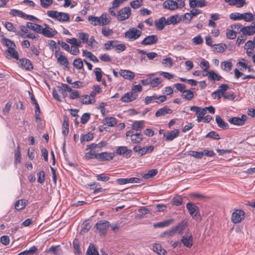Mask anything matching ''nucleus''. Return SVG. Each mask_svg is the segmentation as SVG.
<instances>
[{"mask_svg": "<svg viewBox=\"0 0 255 255\" xmlns=\"http://www.w3.org/2000/svg\"><path fill=\"white\" fill-rule=\"evenodd\" d=\"M88 20L94 26H103L110 23L111 17L107 13H103L99 17L90 15L88 17Z\"/></svg>", "mask_w": 255, "mask_h": 255, "instance_id": "f257e3e1", "label": "nucleus"}, {"mask_svg": "<svg viewBox=\"0 0 255 255\" xmlns=\"http://www.w3.org/2000/svg\"><path fill=\"white\" fill-rule=\"evenodd\" d=\"M47 14L49 17L55 18L62 22H67L70 20V16L67 13L58 12L56 10H48Z\"/></svg>", "mask_w": 255, "mask_h": 255, "instance_id": "f03ea898", "label": "nucleus"}, {"mask_svg": "<svg viewBox=\"0 0 255 255\" xmlns=\"http://www.w3.org/2000/svg\"><path fill=\"white\" fill-rule=\"evenodd\" d=\"M142 34L140 30L137 29L136 28H129L125 33V37L129 41H132L138 39Z\"/></svg>", "mask_w": 255, "mask_h": 255, "instance_id": "7ed1b4c3", "label": "nucleus"}, {"mask_svg": "<svg viewBox=\"0 0 255 255\" xmlns=\"http://www.w3.org/2000/svg\"><path fill=\"white\" fill-rule=\"evenodd\" d=\"M130 15V8L125 7L119 11L117 15V18L119 21H123L128 19Z\"/></svg>", "mask_w": 255, "mask_h": 255, "instance_id": "20e7f679", "label": "nucleus"}, {"mask_svg": "<svg viewBox=\"0 0 255 255\" xmlns=\"http://www.w3.org/2000/svg\"><path fill=\"white\" fill-rule=\"evenodd\" d=\"M57 33V31L50 27L48 24L44 23L42 26L41 32L40 34H42L45 37L48 38L53 37Z\"/></svg>", "mask_w": 255, "mask_h": 255, "instance_id": "39448f33", "label": "nucleus"}, {"mask_svg": "<svg viewBox=\"0 0 255 255\" xmlns=\"http://www.w3.org/2000/svg\"><path fill=\"white\" fill-rule=\"evenodd\" d=\"M245 218V212L241 210H235L232 215L231 221L234 224L241 222Z\"/></svg>", "mask_w": 255, "mask_h": 255, "instance_id": "423d86ee", "label": "nucleus"}, {"mask_svg": "<svg viewBox=\"0 0 255 255\" xmlns=\"http://www.w3.org/2000/svg\"><path fill=\"white\" fill-rule=\"evenodd\" d=\"M229 86L227 84H222L219 89L212 94V96L214 99H220L224 97L225 92L228 89Z\"/></svg>", "mask_w": 255, "mask_h": 255, "instance_id": "0eeeda50", "label": "nucleus"}, {"mask_svg": "<svg viewBox=\"0 0 255 255\" xmlns=\"http://www.w3.org/2000/svg\"><path fill=\"white\" fill-rule=\"evenodd\" d=\"M137 93L133 91H130L125 94L121 98V101L124 103L131 102L137 98Z\"/></svg>", "mask_w": 255, "mask_h": 255, "instance_id": "6e6552de", "label": "nucleus"}, {"mask_svg": "<svg viewBox=\"0 0 255 255\" xmlns=\"http://www.w3.org/2000/svg\"><path fill=\"white\" fill-rule=\"evenodd\" d=\"M181 242L187 248H191L193 245V236L191 233L187 232L182 237Z\"/></svg>", "mask_w": 255, "mask_h": 255, "instance_id": "1a4fd4ad", "label": "nucleus"}, {"mask_svg": "<svg viewBox=\"0 0 255 255\" xmlns=\"http://www.w3.org/2000/svg\"><path fill=\"white\" fill-rule=\"evenodd\" d=\"M97 160L101 161L112 160L115 156L114 152H103L98 153Z\"/></svg>", "mask_w": 255, "mask_h": 255, "instance_id": "9d476101", "label": "nucleus"}, {"mask_svg": "<svg viewBox=\"0 0 255 255\" xmlns=\"http://www.w3.org/2000/svg\"><path fill=\"white\" fill-rule=\"evenodd\" d=\"M96 226L99 233L101 235H104L109 227V222L108 221H100L96 224Z\"/></svg>", "mask_w": 255, "mask_h": 255, "instance_id": "9b49d317", "label": "nucleus"}, {"mask_svg": "<svg viewBox=\"0 0 255 255\" xmlns=\"http://www.w3.org/2000/svg\"><path fill=\"white\" fill-rule=\"evenodd\" d=\"M158 39L157 35H151L145 37L140 43L143 45H150L157 43Z\"/></svg>", "mask_w": 255, "mask_h": 255, "instance_id": "f8f14e48", "label": "nucleus"}, {"mask_svg": "<svg viewBox=\"0 0 255 255\" xmlns=\"http://www.w3.org/2000/svg\"><path fill=\"white\" fill-rule=\"evenodd\" d=\"M179 134V130L178 129H175L173 130L164 133L163 136L166 141H171L178 136Z\"/></svg>", "mask_w": 255, "mask_h": 255, "instance_id": "ddd939ff", "label": "nucleus"}, {"mask_svg": "<svg viewBox=\"0 0 255 255\" xmlns=\"http://www.w3.org/2000/svg\"><path fill=\"white\" fill-rule=\"evenodd\" d=\"M126 136H130L133 143H139L142 140V135L140 133L133 134L132 131L128 130L126 133Z\"/></svg>", "mask_w": 255, "mask_h": 255, "instance_id": "4468645a", "label": "nucleus"}, {"mask_svg": "<svg viewBox=\"0 0 255 255\" xmlns=\"http://www.w3.org/2000/svg\"><path fill=\"white\" fill-rule=\"evenodd\" d=\"M17 64L19 67L26 70H31L33 69V65L31 62L26 58L20 59Z\"/></svg>", "mask_w": 255, "mask_h": 255, "instance_id": "2eb2a0df", "label": "nucleus"}, {"mask_svg": "<svg viewBox=\"0 0 255 255\" xmlns=\"http://www.w3.org/2000/svg\"><path fill=\"white\" fill-rule=\"evenodd\" d=\"M55 56L57 59L58 62L61 65H62L66 68L68 67V61L67 58L64 55L61 54V52L56 51Z\"/></svg>", "mask_w": 255, "mask_h": 255, "instance_id": "dca6fc26", "label": "nucleus"}, {"mask_svg": "<svg viewBox=\"0 0 255 255\" xmlns=\"http://www.w3.org/2000/svg\"><path fill=\"white\" fill-rule=\"evenodd\" d=\"M247 116L245 115H242L241 118L234 117L229 120V122L232 124L237 126H242L245 124Z\"/></svg>", "mask_w": 255, "mask_h": 255, "instance_id": "f3484780", "label": "nucleus"}, {"mask_svg": "<svg viewBox=\"0 0 255 255\" xmlns=\"http://www.w3.org/2000/svg\"><path fill=\"white\" fill-rule=\"evenodd\" d=\"M131 150L128 149L127 147L121 146L117 148L115 153L119 155H123L128 158L131 155Z\"/></svg>", "mask_w": 255, "mask_h": 255, "instance_id": "a211bd4d", "label": "nucleus"}, {"mask_svg": "<svg viewBox=\"0 0 255 255\" xmlns=\"http://www.w3.org/2000/svg\"><path fill=\"white\" fill-rule=\"evenodd\" d=\"M80 98L81 102L83 104L89 105L94 104L96 102L95 98L91 97L90 95H84L81 96Z\"/></svg>", "mask_w": 255, "mask_h": 255, "instance_id": "6ab92c4d", "label": "nucleus"}, {"mask_svg": "<svg viewBox=\"0 0 255 255\" xmlns=\"http://www.w3.org/2000/svg\"><path fill=\"white\" fill-rule=\"evenodd\" d=\"M119 74L125 79L128 80H132L135 76V74L133 72L128 70H121Z\"/></svg>", "mask_w": 255, "mask_h": 255, "instance_id": "aec40b11", "label": "nucleus"}, {"mask_svg": "<svg viewBox=\"0 0 255 255\" xmlns=\"http://www.w3.org/2000/svg\"><path fill=\"white\" fill-rule=\"evenodd\" d=\"M187 226L188 221L187 220L185 219L182 220L181 222L174 227L175 228L176 232H177L178 234H180L182 233Z\"/></svg>", "mask_w": 255, "mask_h": 255, "instance_id": "412c9836", "label": "nucleus"}, {"mask_svg": "<svg viewBox=\"0 0 255 255\" xmlns=\"http://www.w3.org/2000/svg\"><path fill=\"white\" fill-rule=\"evenodd\" d=\"M163 7L167 9L173 10L177 9L176 1L173 0H166L163 3Z\"/></svg>", "mask_w": 255, "mask_h": 255, "instance_id": "4be33fe9", "label": "nucleus"}, {"mask_svg": "<svg viewBox=\"0 0 255 255\" xmlns=\"http://www.w3.org/2000/svg\"><path fill=\"white\" fill-rule=\"evenodd\" d=\"M186 207L188 210L190 214L194 218L196 219H198L199 217H195L197 214V207L194 205L188 203L186 205Z\"/></svg>", "mask_w": 255, "mask_h": 255, "instance_id": "5701e85b", "label": "nucleus"}, {"mask_svg": "<svg viewBox=\"0 0 255 255\" xmlns=\"http://www.w3.org/2000/svg\"><path fill=\"white\" fill-rule=\"evenodd\" d=\"M181 20V18L177 14L172 15L166 19V24H176L180 22Z\"/></svg>", "mask_w": 255, "mask_h": 255, "instance_id": "b1692460", "label": "nucleus"}, {"mask_svg": "<svg viewBox=\"0 0 255 255\" xmlns=\"http://www.w3.org/2000/svg\"><path fill=\"white\" fill-rule=\"evenodd\" d=\"M174 221L173 219L165 220L163 222H158L154 224L153 227L154 228H164L169 226L172 224Z\"/></svg>", "mask_w": 255, "mask_h": 255, "instance_id": "393cba45", "label": "nucleus"}, {"mask_svg": "<svg viewBox=\"0 0 255 255\" xmlns=\"http://www.w3.org/2000/svg\"><path fill=\"white\" fill-rule=\"evenodd\" d=\"M242 30L244 35H252L255 33V25L243 27Z\"/></svg>", "mask_w": 255, "mask_h": 255, "instance_id": "a878e982", "label": "nucleus"}, {"mask_svg": "<svg viewBox=\"0 0 255 255\" xmlns=\"http://www.w3.org/2000/svg\"><path fill=\"white\" fill-rule=\"evenodd\" d=\"M153 251L159 255H164L166 253V251L159 244H154L152 245Z\"/></svg>", "mask_w": 255, "mask_h": 255, "instance_id": "bb28decb", "label": "nucleus"}, {"mask_svg": "<svg viewBox=\"0 0 255 255\" xmlns=\"http://www.w3.org/2000/svg\"><path fill=\"white\" fill-rule=\"evenodd\" d=\"M15 47L8 49L6 51V57L8 58H14L16 60L18 59V52L15 49Z\"/></svg>", "mask_w": 255, "mask_h": 255, "instance_id": "cd10ccee", "label": "nucleus"}, {"mask_svg": "<svg viewBox=\"0 0 255 255\" xmlns=\"http://www.w3.org/2000/svg\"><path fill=\"white\" fill-rule=\"evenodd\" d=\"M172 113V110L167 107H164L158 110L155 113L156 117H160L166 114H170Z\"/></svg>", "mask_w": 255, "mask_h": 255, "instance_id": "c85d7f7f", "label": "nucleus"}, {"mask_svg": "<svg viewBox=\"0 0 255 255\" xmlns=\"http://www.w3.org/2000/svg\"><path fill=\"white\" fill-rule=\"evenodd\" d=\"M216 121L218 126L220 128L223 129H228L229 128L228 123L225 122L220 116H216Z\"/></svg>", "mask_w": 255, "mask_h": 255, "instance_id": "c756f323", "label": "nucleus"}, {"mask_svg": "<svg viewBox=\"0 0 255 255\" xmlns=\"http://www.w3.org/2000/svg\"><path fill=\"white\" fill-rule=\"evenodd\" d=\"M26 25H27V27L28 28H29L30 29L33 30L37 33H40L41 29L42 28L41 25L38 24L34 23L29 22H27Z\"/></svg>", "mask_w": 255, "mask_h": 255, "instance_id": "7c9ffc66", "label": "nucleus"}, {"mask_svg": "<svg viewBox=\"0 0 255 255\" xmlns=\"http://www.w3.org/2000/svg\"><path fill=\"white\" fill-rule=\"evenodd\" d=\"M155 26L158 30H162L164 26L166 25V19L164 17H162L158 20L155 22Z\"/></svg>", "mask_w": 255, "mask_h": 255, "instance_id": "2f4dec72", "label": "nucleus"}, {"mask_svg": "<svg viewBox=\"0 0 255 255\" xmlns=\"http://www.w3.org/2000/svg\"><path fill=\"white\" fill-rule=\"evenodd\" d=\"M193 89L185 90L182 94V97L187 100H191L194 97Z\"/></svg>", "mask_w": 255, "mask_h": 255, "instance_id": "473e14b6", "label": "nucleus"}, {"mask_svg": "<svg viewBox=\"0 0 255 255\" xmlns=\"http://www.w3.org/2000/svg\"><path fill=\"white\" fill-rule=\"evenodd\" d=\"M144 122L143 121H135L131 125L132 129L137 131H140L144 127Z\"/></svg>", "mask_w": 255, "mask_h": 255, "instance_id": "72a5a7b5", "label": "nucleus"}, {"mask_svg": "<svg viewBox=\"0 0 255 255\" xmlns=\"http://www.w3.org/2000/svg\"><path fill=\"white\" fill-rule=\"evenodd\" d=\"M104 124L109 127H115L117 125V121L115 118L107 117L104 120Z\"/></svg>", "mask_w": 255, "mask_h": 255, "instance_id": "f704fd0d", "label": "nucleus"}, {"mask_svg": "<svg viewBox=\"0 0 255 255\" xmlns=\"http://www.w3.org/2000/svg\"><path fill=\"white\" fill-rule=\"evenodd\" d=\"M83 53V56H86L89 58L90 60L92 61L93 62L95 63H98L99 62V60L98 58L95 56L94 54H93L91 52L87 51L85 50H82Z\"/></svg>", "mask_w": 255, "mask_h": 255, "instance_id": "c9c22d12", "label": "nucleus"}, {"mask_svg": "<svg viewBox=\"0 0 255 255\" xmlns=\"http://www.w3.org/2000/svg\"><path fill=\"white\" fill-rule=\"evenodd\" d=\"M27 201L25 199L19 200L15 204V209L17 210H20L25 208Z\"/></svg>", "mask_w": 255, "mask_h": 255, "instance_id": "e433bc0d", "label": "nucleus"}, {"mask_svg": "<svg viewBox=\"0 0 255 255\" xmlns=\"http://www.w3.org/2000/svg\"><path fill=\"white\" fill-rule=\"evenodd\" d=\"M9 13L13 16H18L24 19L25 16H26V13L18 9H12L10 11Z\"/></svg>", "mask_w": 255, "mask_h": 255, "instance_id": "4c0bfd02", "label": "nucleus"}, {"mask_svg": "<svg viewBox=\"0 0 255 255\" xmlns=\"http://www.w3.org/2000/svg\"><path fill=\"white\" fill-rule=\"evenodd\" d=\"M233 66L232 63L231 61H225L221 63L222 69L227 72L230 71Z\"/></svg>", "mask_w": 255, "mask_h": 255, "instance_id": "58836bf2", "label": "nucleus"}, {"mask_svg": "<svg viewBox=\"0 0 255 255\" xmlns=\"http://www.w3.org/2000/svg\"><path fill=\"white\" fill-rule=\"evenodd\" d=\"M157 172L158 171L157 169H151L149 170L147 173L142 174V177L145 179H148L155 176Z\"/></svg>", "mask_w": 255, "mask_h": 255, "instance_id": "ea45409f", "label": "nucleus"}, {"mask_svg": "<svg viewBox=\"0 0 255 255\" xmlns=\"http://www.w3.org/2000/svg\"><path fill=\"white\" fill-rule=\"evenodd\" d=\"M34 105H35V118L36 122H39L41 121L40 117V109L39 106L36 100H34Z\"/></svg>", "mask_w": 255, "mask_h": 255, "instance_id": "a19ab883", "label": "nucleus"}, {"mask_svg": "<svg viewBox=\"0 0 255 255\" xmlns=\"http://www.w3.org/2000/svg\"><path fill=\"white\" fill-rule=\"evenodd\" d=\"M69 132V123L67 118H64L62 125V133L64 136H66Z\"/></svg>", "mask_w": 255, "mask_h": 255, "instance_id": "79ce46f5", "label": "nucleus"}, {"mask_svg": "<svg viewBox=\"0 0 255 255\" xmlns=\"http://www.w3.org/2000/svg\"><path fill=\"white\" fill-rule=\"evenodd\" d=\"M37 251V248L33 246L31 247L29 250L24 251L18 255H33Z\"/></svg>", "mask_w": 255, "mask_h": 255, "instance_id": "37998d69", "label": "nucleus"}, {"mask_svg": "<svg viewBox=\"0 0 255 255\" xmlns=\"http://www.w3.org/2000/svg\"><path fill=\"white\" fill-rule=\"evenodd\" d=\"M86 255H99L98 251L93 244H90L86 252Z\"/></svg>", "mask_w": 255, "mask_h": 255, "instance_id": "c03bdc74", "label": "nucleus"}, {"mask_svg": "<svg viewBox=\"0 0 255 255\" xmlns=\"http://www.w3.org/2000/svg\"><path fill=\"white\" fill-rule=\"evenodd\" d=\"M244 19L246 21L250 22L254 20V16L250 12L241 13V20Z\"/></svg>", "mask_w": 255, "mask_h": 255, "instance_id": "a18cd8bd", "label": "nucleus"}, {"mask_svg": "<svg viewBox=\"0 0 255 255\" xmlns=\"http://www.w3.org/2000/svg\"><path fill=\"white\" fill-rule=\"evenodd\" d=\"M94 135L92 133H88L86 134H83L81 136L80 140L81 143L85 141H89L93 139Z\"/></svg>", "mask_w": 255, "mask_h": 255, "instance_id": "49530a36", "label": "nucleus"}, {"mask_svg": "<svg viewBox=\"0 0 255 255\" xmlns=\"http://www.w3.org/2000/svg\"><path fill=\"white\" fill-rule=\"evenodd\" d=\"M102 92V88L99 85H95L93 87L92 91L90 93L91 97L95 98V96Z\"/></svg>", "mask_w": 255, "mask_h": 255, "instance_id": "de8ad7c7", "label": "nucleus"}, {"mask_svg": "<svg viewBox=\"0 0 255 255\" xmlns=\"http://www.w3.org/2000/svg\"><path fill=\"white\" fill-rule=\"evenodd\" d=\"M61 252L60 246L59 245L51 247L48 251V253H52L55 255H60Z\"/></svg>", "mask_w": 255, "mask_h": 255, "instance_id": "09e8293b", "label": "nucleus"}, {"mask_svg": "<svg viewBox=\"0 0 255 255\" xmlns=\"http://www.w3.org/2000/svg\"><path fill=\"white\" fill-rule=\"evenodd\" d=\"M2 42L4 45H5L7 47L8 49L16 47L15 44L14 42L6 38H4L2 39Z\"/></svg>", "mask_w": 255, "mask_h": 255, "instance_id": "8fccbe9b", "label": "nucleus"}, {"mask_svg": "<svg viewBox=\"0 0 255 255\" xmlns=\"http://www.w3.org/2000/svg\"><path fill=\"white\" fill-rule=\"evenodd\" d=\"M117 41L110 40L105 44V48L106 50H110L113 48H115Z\"/></svg>", "mask_w": 255, "mask_h": 255, "instance_id": "3c124183", "label": "nucleus"}, {"mask_svg": "<svg viewBox=\"0 0 255 255\" xmlns=\"http://www.w3.org/2000/svg\"><path fill=\"white\" fill-rule=\"evenodd\" d=\"M66 41L68 43L71 44L73 46L80 47L81 46L82 42L80 40H78L76 38L67 39Z\"/></svg>", "mask_w": 255, "mask_h": 255, "instance_id": "603ef678", "label": "nucleus"}, {"mask_svg": "<svg viewBox=\"0 0 255 255\" xmlns=\"http://www.w3.org/2000/svg\"><path fill=\"white\" fill-rule=\"evenodd\" d=\"M187 154L196 158L201 159L203 156L204 153H202L201 151H190L188 152Z\"/></svg>", "mask_w": 255, "mask_h": 255, "instance_id": "864d4df0", "label": "nucleus"}, {"mask_svg": "<svg viewBox=\"0 0 255 255\" xmlns=\"http://www.w3.org/2000/svg\"><path fill=\"white\" fill-rule=\"evenodd\" d=\"M217 52L223 53L227 48V45L225 43H220L214 45Z\"/></svg>", "mask_w": 255, "mask_h": 255, "instance_id": "5fc2aeb1", "label": "nucleus"}, {"mask_svg": "<svg viewBox=\"0 0 255 255\" xmlns=\"http://www.w3.org/2000/svg\"><path fill=\"white\" fill-rule=\"evenodd\" d=\"M206 111L204 108H201L199 112L196 114L197 115V121L200 123L202 121L203 118L206 114Z\"/></svg>", "mask_w": 255, "mask_h": 255, "instance_id": "6e6d98bb", "label": "nucleus"}, {"mask_svg": "<svg viewBox=\"0 0 255 255\" xmlns=\"http://www.w3.org/2000/svg\"><path fill=\"white\" fill-rule=\"evenodd\" d=\"M77 36L81 40L82 43H86L89 38V34L84 32H79L77 34Z\"/></svg>", "mask_w": 255, "mask_h": 255, "instance_id": "4d7b16f0", "label": "nucleus"}, {"mask_svg": "<svg viewBox=\"0 0 255 255\" xmlns=\"http://www.w3.org/2000/svg\"><path fill=\"white\" fill-rule=\"evenodd\" d=\"M165 67L171 68L173 65L172 60L170 57L163 59L161 62Z\"/></svg>", "mask_w": 255, "mask_h": 255, "instance_id": "13d9d810", "label": "nucleus"}, {"mask_svg": "<svg viewBox=\"0 0 255 255\" xmlns=\"http://www.w3.org/2000/svg\"><path fill=\"white\" fill-rule=\"evenodd\" d=\"M94 73L96 75V79L98 82H101L102 81V78L103 76V72L100 68H96L94 69Z\"/></svg>", "mask_w": 255, "mask_h": 255, "instance_id": "bf43d9fd", "label": "nucleus"}, {"mask_svg": "<svg viewBox=\"0 0 255 255\" xmlns=\"http://www.w3.org/2000/svg\"><path fill=\"white\" fill-rule=\"evenodd\" d=\"M143 0H135L130 2V6L134 9H137L142 5Z\"/></svg>", "mask_w": 255, "mask_h": 255, "instance_id": "052dcab7", "label": "nucleus"}, {"mask_svg": "<svg viewBox=\"0 0 255 255\" xmlns=\"http://www.w3.org/2000/svg\"><path fill=\"white\" fill-rule=\"evenodd\" d=\"M221 78V77L220 75L213 71H210V75L208 76V79L209 80L219 81L220 80Z\"/></svg>", "mask_w": 255, "mask_h": 255, "instance_id": "680f3d73", "label": "nucleus"}, {"mask_svg": "<svg viewBox=\"0 0 255 255\" xmlns=\"http://www.w3.org/2000/svg\"><path fill=\"white\" fill-rule=\"evenodd\" d=\"M162 82L161 78H150V85L152 88L158 86Z\"/></svg>", "mask_w": 255, "mask_h": 255, "instance_id": "e2e57ef3", "label": "nucleus"}, {"mask_svg": "<svg viewBox=\"0 0 255 255\" xmlns=\"http://www.w3.org/2000/svg\"><path fill=\"white\" fill-rule=\"evenodd\" d=\"M53 0H40V5L44 8H49L53 3Z\"/></svg>", "mask_w": 255, "mask_h": 255, "instance_id": "0e129e2a", "label": "nucleus"}, {"mask_svg": "<svg viewBox=\"0 0 255 255\" xmlns=\"http://www.w3.org/2000/svg\"><path fill=\"white\" fill-rule=\"evenodd\" d=\"M178 234L177 232H176V229L174 227H172L168 230L165 231L163 233L164 236H167L169 237H173L175 235Z\"/></svg>", "mask_w": 255, "mask_h": 255, "instance_id": "69168bd1", "label": "nucleus"}, {"mask_svg": "<svg viewBox=\"0 0 255 255\" xmlns=\"http://www.w3.org/2000/svg\"><path fill=\"white\" fill-rule=\"evenodd\" d=\"M157 99V95L156 94H154L151 96H147L144 99V103L146 105H148L152 103L154 100Z\"/></svg>", "mask_w": 255, "mask_h": 255, "instance_id": "338daca9", "label": "nucleus"}, {"mask_svg": "<svg viewBox=\"0 0 255 255\" xmlns=\"http://www.w3.org/2000/svg\"><path fill=\"white\" fill-rule=\"evenodd\" d=\"M88 47L90 48H94L96 45L97 44V42L95 40L93 36H91L86 42Z\"/></svg>", "mask_w": 255, "mask_h": 255, "instance_id": "774afa93", "label": "nucleus"}]
</instances>
